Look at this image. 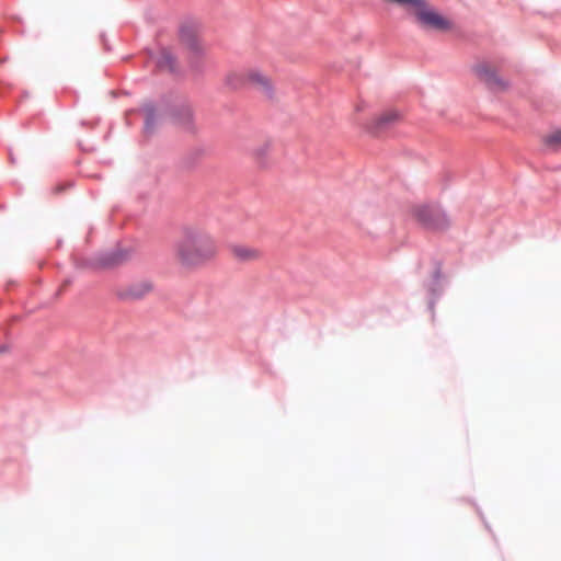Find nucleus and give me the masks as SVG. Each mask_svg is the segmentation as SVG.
<instances>
[{"label": "nucleus", "mask_w": 561, "mask_h": 561, "mask_svg": "<svg viewBox=\"0 0 561 561\" xmlns=\"http://www.w3.org/2000/svg\"><path fill=\"white\" fill-rule=\"evenodd\" d=\"M181 42L190 51L196 56L202 55L205 50L203 44L199 42L196 33L193 30L183 27L181 30Z\"/></svg>", "instance_id": "6e6552de"}, {"label": "nucleus", "mask_w": 561, "mask_h": 561, "mask_svg": "<svg viewBox=\"0 0 561 561\" xmlns=\"http://www.w3.org/2000/svg\"><path fill=\"white\" fill-rule=\"evenodd\" d=\"M411 213L415 220L431 230H443L449 224L445 214L428 205H416Z\"/></svg>", "instance_id": "f03ea898"}, {"label": "nucleus", "mask_w": 561, "mask_h": 561, "mask_svg": "<svg viewBox=\"0 0 561 561\" xmlns=\"http://www.w3.org/2000/svg\"><path fill=\"white\" fill-rule=\"evenodd\" d=\"M272 147L273 146L271 141L267 140L259 145L254 150V158L256 162L263 168L266 167L270 162Z\"/></svg>", "instance_id": "9b49d317"}, {"label": "nucleus", "mask_w": 561, "mask_h": 561, "mask_svg": "<svg viewBox=\"0 0 561 561\" xmlns=\"http://www.w3.org/2000/svg\"><path fill=\"white\" fill-rule=\"evenodd\" d=\"M249 85L254 88L267 101L276 98L275 81L263 70L257 68L248 69Z\"/></svg>", "instance_id": "7ed1b4c3"}, {"label": "nucleus", "mask_w": 561, "mask_h": 561, "mask_svg": "<svg viewBox=\"0 0 561 561\" xmlns=\"http://www.w3.org/2000/svg\"><path fill=\"white\" fill-rule=\"evenodd\" d=\"M192 110L188 106H182L175 115V121L186 128L191 127L192 124Z\"/></svg>", "instance_id": "f8f14e48"}, {"label": "nucleus", "mask_w": 561, "mask_h": 561, "mask_svg": "<svg viewBox=\"0 0 561 561\" xmlns=\"http://www.w3.org/2000/svg\"><path fill=\"white\" fill-rule=\"evenodd\" d=\"M401 119V114L396 110H387L377 115L370 123L369 128L379 131L390 127Z\"/></svg>", "instance_id": "0eeeda50"}, {"label": "nucleus", "mask_w": 561, "mask_h": 561, "mask_svg": "<svg viewBox=\"0 0 561 561\" xmlns=\"http://www.w3.org/2000/svg\"><path fill=\"white\" fill-rule=\"evenodd\" d=\"M546 145L553 148L559 149L561 148V129L550 134L546 137Z\"/></svg>", "instance_id": "4468645a"}, {"label": "nucleus", "mask_w": 561, "mask_h": 561, "mask_svg": "<svg viewBox=\"0 0 561 561\" xmlns=\"http://www.w3.org/2000/svg\"><path fill=\"white\" fill-rule=\"evenodd\" d=\"M145 128L147 131L151 130L153 125L159 121V115L156 110L148 105L145 107Z\"/></svg>", "instance_id": "ddd939ff"}, {"label": "nucleus", "mask_w": 561, "mask_h": 561, "mask_svg": "<svg viewBox=\"0 0 561 561\" xmlns=\"http://www.w3.org/2000/svg\"><path fill=\"white\" fill-rule=\"evenodd\" d=\"M472 69L476 77L491 90L500 91L506 88V82L497 76L495 68L489 62H478Z\"/></svg>", "instance_id": "20e7f679"}, {"label": "nucleus", "mask_w": 561, "mask_h": 561, "mask_svg": "<svg viewBox=\"0 0 561 561\" xmlns=\"http://www.w3.org/2000/svg\"><path fill=\"white\" fill-rule=\"evenodd\" d=\"M225 84L230 90H240L245 85H249L248 70L244 71H231L227 73L225 78Z\"/></svg>", "instance_id": "1a4fd4ad"}, {"label": "nucleus", "mask_w": 561, "mask_h": 561, "mask_svg": "<svg viewBox=\"0 0 561 561\" xmlns=\"http://www.w3.org/2000/svg\"><path fill=\"white\" fill-rule=\"evenodd\" d=\"M217 254L218 247L213 236L196 225L184 226L173 244V259L186 271L205 266L214 261Z\"/></svg>", "instance_id": "f257e3e1"}, {"label": "nucleus", "mask_w": 561, "mask_h": 561, "mask_svg": "<svg viewBox=\"0 0 561 561\" xmlns=\"http://www.w3.org/2000/svg\"><path fill=\"white\" fill-rule=\"evenodd\" d=\"M229 250L232 257L241 263L255 262L263 257V252L260 249L250 245L231 244Z\"/></svg>", "instance_id": "39448f33"}, {"label": "nucleus", "mask_w": 561, "mask_h": 561, "mask_svg": "<svg viewBox=\"0 0 561 561\" xmlns=\"http://www.w3.org/2000/svg\"><path fill=\"white\" fill-rule=\"evenodd\" d=\"M152 290V284L148 280H140L118 289L117 295L122 299H140Z\"/></svg>", "instance_id": "423d86ee"}, {"label": "nucleus", "mask_w": 561, "mask_h": 561, "mask_svg": "<svg viewBox=\"0 0 561 561\" xmlns=\"http://www.w3.org/2000/svg\"><path fill=\"white\" fill-rule=\"evenodd\" d=\"M156 65L160 70L174 71L176 69V62L170 50L162 49L156 59Z\"/></svg>", "instance_id": "9d476101"}]
</instances>
